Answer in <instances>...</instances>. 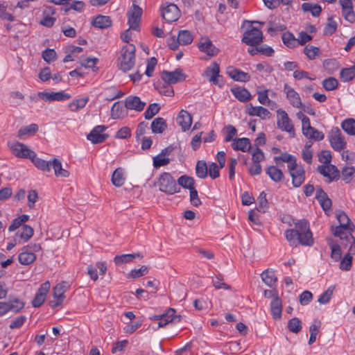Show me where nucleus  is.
Masks as SVG:
<instances>
[{"label": "nucleus", "mask_w": 355, "mask_h": 355, "mask_svg": "<svg viewBox=\"0 0 355 355\" xmlns=\"http://www.w3.org/2000/svg\"><path fill=\"white\" fill-rule=\"evenodd\" d=\"M286 240L292 245L297 243L302 245L311 246L313 244L312 233L307 220H302L295 224V229H288L285 232Z\"/></svg>", "instance_id": "f257e3e1"}, {"label": "nucleus", "mask_w": 355, "mask_h": 355, "mask_svg": "<svg viewBox=\"0 0 355 355\" xmlns=\"http://www.w3.org/2000/svg\"><path fill=\"white\" fill-rule=\"evenodd\" d=\"M135 46L131 44L122 48L119 58V67L121 71L126 72L133 68L135 64Z\"/></svg>", "instance_id": "f03ea898"}, {"label": "nucleus", "mask_w": 355, "mask_h": 355, "mask_svg": "<svg viewBox=\"0 0 355 355\" xmlns=\"http://www.w3.org/2000/svg\"><path fill=\"white\" fill-rule=\"evenodd\" d=\"M175 312H163L161 314L154 315L150 317L153 320L152 328L157 330L164 328L169 324H176L181 320L180 315L175 314Z\"/></svg>", "instance_id": "7ed1b4c3"}, {"label": "nucleus", "mask_w": 355, "mask_h": 355, "mask_svg": "<svg viewBox=\"0 0 355 355\" xmlns=\"http://www.w3.org/2000/svg\"><path fill=\"white\" fill-rule=\"evenodd\" d=\"M154 186H157L160 191L169 195L174 194L180 191L175 180L169 173H163L160 175L157 182H155Z\"/></svg>", "instance_id": "20e7f679"}, {"label": "nucleus", "mask_w": 355, "mask_h": 355, "mask_svg": "<svg viewBox=\"0 0 355 355\" xmlns=\"http://www.w3.org/2000/svg\"><path fill=\"white\" fill-rule=\"evenodd\" d=\"M68 288L69 285L66 282H62L53 288V299L49 301V306L51 309H55L63 303L65 299L64 293Z\"/></svg>", "instance_id": "39448f33"}, {"label": "nucleus", "mask_w": 355, "mask_h": 355, "mask_svg": "<svg viewBox=\"0 0 355 355\" xmlns=\"http://www.w3.org/2000/svg\"><path fill=\"white\" fill-rule=\"evenodd\" d=\"M8 147L12 154L18 158L30 159L33 150L30 149L26 144L19 141H12L8 142Z\"/></svg>", "instance_id": "423d86ee"}, {"label": "nucleus", "mask_w": 355, "mask_h": 355, "mask_svg": "<svg viewBox=\"0 0 355 355\" xmlns=\"http://www.w3.org/2000/svg\"><path fill=\"white\" fill-rule=\"evenodd\" d=\"M328 137L331 146L334 150L340 152L346 148L347 142L339 128H333L329 132Z\"/></svg>", "instance_id": "0eeeda50"}, {"label": "nucleus", "mask_w": 355, "mask_h": 355, "mask_svg": "<svg viewBox=\"0 0 355 355\" xmlns=\"http://www.w3.org/2000/svg\"><path fill=\"white\" fill-rule=\"evenodd\" d=\"M287 168L292 178L293 187H300L305 180V171L303 166L296 162L295 164L287 166Z\"/></svg>", "instance_id": "6e6552de"}, {"label": "nucleus", "mask_w": 355, "mask_h": 355, "mask_svg": "<svg viewBox=\"0 0 355 355\" xmlns=\"http://www.w3.org/2000/svg\"><path fill=\"white\" fill-rule=\"evenodd\" d=\"M277 124L279 129L286 131L291 135V137L295 136V130L293 125L288 117V114L282 110H278Z\"/></svg>", "instance_id": "1a4fd4ad"}, {"label": "nucleus", "mask_w": 355, "mask_h": 355, "mask_svg": "<svg viewBox=\"0 0 355 355\" xmlns=\"http://www.w3.org/2000/svg\"><path fill=\"white\" fill-rule=\"evenodd\" d=\"M241 41L249 46H257L263 41L262 32L257 28L252 27L244 33Z\"/></svg>", "instance_id": "9d476101"}, {"label": "nucleus", "mask_w": 355, "mask_h": 355, "mask_svg": "<svg viewBox=\"0 0 355 355\" xmlns=\"http://www.w3.org/2000/svg\"><path fill=\"white\" fill-rule=\"evenodd\" d=\"M162 79L168 85L176 84L185 80L186 76L180 69L173 71H164L161 75Z\"/></svg>", "instance_id": "9b49d317"}, {"label": "nucleus", "mask_w": 355, "mask_h": 355, "mask_svg": "<svg viewBox=\"0 0 355 355\" xmlns=\"http://www.w3.org/2000/svg\"><path fill=\"white\" fill-rule=\"evenodd\" d=\"M50 287L51 284L49 281H46L40 286L32 300V305L34 308H40L44 302L46 295L49 292Z\"/></svg>", "instance_id": "f8f14e48"}, {"label": "nucleus", "mask_w": 355, "mask_h": 355, "mask_svg": "<svg viewBox=\"0 0 355 355\" xmlns=\"http://www.w3.org/2000/svg\"><path fill=\"white\" fill-rule=\"evenodd\" d=\"M141 14V8L135 4H133L132 8L128 12V24L132 30H138Z\"/></svg>", "instance_id": "ddd939ff"}, {"label": "nucleus", "mask_w": 355, "mask_h": 355, "mask_svg": "<svg viewBox=\"0 0 355 355\" xmlns=\"http://www.w3.org/2000/svg\"><path fill=\"white\" fill-rule=\"evenodd\" d=\"M146 103L141 100L137 96L130 95L124 100V107L126 110H134L136 112H141Z\"/></svg>", "instance_id": "4468645a"}, {"label": "nucleus", "mask_w": 355, "mask_h": 355, "mask_svg": "<svg viewBox=\"0 0 355 355\" xmlns=\"http://www.w3.org/2000/svg\"><path fill=\"white\" fill-rule=\"evenodd\" d=\"M317 171L324 177L329 179V182L338 180L340 172L338 168L332 164L320 165L317 167Z\"/></svg>", "instance_id": "2eb2a0df"}, {"label": "nucleus", "mask_w": 355, "mask_h": 355, "mask_svg": "<svg viewBox=\"0 0 355 355\" xmlns=\"http://www.w3.org/2000/svg\"><path fill=\"white\" fill-rule=\"evenodd\" d=\"M162 16L167 22H173L177 21L180 16V12L178 7L174 3H169L162 8Z\"/></svg>", "instance_id": "dca6fc26"}, {"label": "nucleus", "mask_w": 355, "mask_h": 355, "mask_svg": "<svg viewBox=\"0 0 355 355\" xmlns=\"http://www.w3.org/2000/svg\"><path fill=\"white\" fill-rule=\"evenodd\" d=\"M106 129L107 127L105 125L96 126L87 136V139L91 141L92 144H99L103 142L108 137L107 134L103 133V132Z\"/></svg>", "instance_id": "f3484780"}, {"label": "nucleus", "mask_w": 355, "mask_h": 355, "mask_svg": "<svg viewBox=\"0 0 355 355\" xmlns=\"http://www.w3.org/2000/svg\"><path fill=\"white\" fill-rule=\"evenodd\" d=\"M37 96L39 98L46 101H61L71 98V96L69 94H67L63 91L58 92H40L37 93Z\"/></svg>", "instance_id": "a211bd4d"}, {"label": "nucleus", "mask_w": 355, "mask_h": 355, "mask_svg": "<svg viewBox=\"0 0 355 355\" xmlns=\"http://www.w3.org/2000/svg\"><path fill=\"white\" fill-rule=\"evenodd\" d=\"M339 3L345 19L350 23H354L355 21V12L352 0H339Z\"/></svg>", "instance_id": "6ab92c4d"}, {"label": "nucleus", "mask_w": 355, "mask_h": 355, "mask_svg": "<svg viewBox=\"0 0 355 355\" xmlns=\"http://www.w3.org/2000/svg\"><path fill=\"white\" fill-rule=\"evenodd\" d=\"M220 67L218 64L216 62H213L210 67H207L205 71V76L208 78L209 81L213 83L214 85H218L221 87V84L220 83L219 78L220 76Z\"/></svg>", "instance_id": "aec40b11"}, {"label": "nucleus", "mask_w": 355, "mask_h": 355, "mask_svg": "<svg viewBox=\"0 0 355 355\" xmlns=\"http://www.w3.org/2000/svg\"><path fill=\"white\" fill-rule=\"evenodd\" d=\"M247 113L252 116H259L262 119H266L270 117V112L265 107L261 106H253L251 103L245 106Z\"/></svg>", "instance_id": "412c9836"}, {"label": "nucleus", "mask_w": 355, "mask_h": 355, "mask_svg": "<svg viewBox=\"0 0 355 355\" xmlns=\"http://www.w3.org/2000/svg\"><path fill=\"white\" fill-rule=\"evenodd\" d=\"M198 48L200 51L205 53L209 56H214L218 53V49L207 37L202 38L200 42L199 43Z\"/></svg>", "instance_id": "4be33fe9"}, {"label": "nucleus", "mask_w": 355, "mask_h": 355, "mask_svg": "<svg viewBox=\"0 0 355 355\" xmlns=\"http://www.w3.org/2000/svg\"><path fill=\"white\" fill-rule=\"evenodd\" d=\"M284 90L286 94V97L291 104L295 107H300L302 106V101L299 94L287 84H285Z\"/></svg>", "instance_id": "5701e85b"}, {"label": "nucleus", "mask_w": 355, "mask_h": 355, "mask_svg": "<svg viewBox=\"0 0 355 355\" xmlns=\"http://www.w3.org/2000/svg\"><path fill=\"white\" fill-rule=\"evenodd\" d=\"M177 122L181 126L183 131L189 130L192 123L191 115L186 110H182L178 117Z\"/></svg>", "instance_id": "b1692460"}, {"label": "nucleus", "mask_w": 355, "mask_h": 355, "mask_svg": "<svg viewBox=\"0 0 355 355\" xmlns=\"http://www.w3.org/2000/svg\"><path fill=\"white\" fill-rule=\"evenodd\" d=\"M331 231L335 236L339 237L340 239L349 240L350 237H352V232L354 229L349 228V226L338 225L336 227L332 226Z\"/></svg>", "instance_id": "393cba45"}, {"label": "nucleus", "mask_w": 355, "mask_h": 355, "mask_svg": "<svg viewBox=\"0 0 355 355\" xmlns=\"http://www.w3.org/2000/svg\"><path fill=\"white\" fill-rule=\"evenodd\" d=\"M228 76L236 81L247 82L250 79V76L243 71L235 68H229L227 71Z\"/></svg>", "instance_id": "a878e982"}, {"label": "nucleus", "mask_w": 355, "mask_h": 355, "mask_svg": "<svg viewBox=\"0 0 355 355\" xmlns=\"http://www.w3.org/2000/svg\"><path fill=\"white\" fill-rule=\"evenodd\" d=\"M51 166L54 171L55 175L58 178H66L70 175V173L62 167L60 160L57 158L52 159Z\"/></svg>", "instance_id": "bb28decb"}, {"label": "nucleus", "mask_w": 355, "mask_h": 355, "mask_svg": "<svg viewBox=\"0 0 355 355\" xmlns=\"http://www.w3.org/2000/svg\"><path fill=\"white\" fill-rule=\"evenodd\" d=\"M30 159L33 164L40 170L44 172H49L51 171V161H45L41 158L37 157V155L33 152V155L30 157Z\"/></svg>", "instance_id": "cd10ccee"}, {"label": "nucleus", "mask_w": 355, "mask_h": 355, "mask_svg": "<svg viewBox=\"0 0 355 355\" xmlns=\"http://www.w3.org/2000/svg\"><path fill=\"white\" fill-rule=\"evenodd\" d=\"M262 281L270 288L276 286L277 278L275 275V272L272 269H266L261 274Z\"/></svg>", "instance_id": "c85d7f7f"}, {"label": "nucleus", "mask_w": 355, "mask_h": 355, "mask_svg": "<svg viewBox=\"0 0 355 355\" xmlns=\"http://www.w3.org/2000/svg\"><path fill=\"white\" fill-rule=\"evenodd\" d=\"M28 247L25 246L22 248V251L18 256V260L22 265H29L32 263L36 259L34 253L28 252Z\"/></svg>", "instance_id": "c756f323"}, {"label": "nucleus", "mask_w": 355, "mask_h": 355, "mask_svg": "<svg viewBox=\"0 0 355 355\" xmlns=\"http://www.w3.org/2000/svg\"><path fill=\"white\" fill-rule=\"evenodd\" d=\"M232 146L235 150L246 152L250 149L251 144L249 139L243 137L234 139Z\"/></svg>", "instance_id": "7c9ffc66"}, {"label": "nucleus", "mask_w": 355, "mask_h": 355, "mask_svg": "<svg viewBox=\"0 0 355 355\" xmlns=\"http://www.w3.org/2000/svg\"><path fill=\"white\" fill-rule=\"evenodd\" d=\"M92 25L100 29L107 28L111 26L112 20L108 16L98 15L92 20Z\"/></svg>", "instance_id": "2f4dec72"}, {"label": "nucleus", "mask_w": 355, "mask_h": 355, "mask_svg": "<svg viewBox=\"0 0 355 355\" xmlns=\"http://www.w3.org/2000/svg\"><path fill=\"white\" fill-rule=\"evenodd\" d=\"M127 114L125 107L119 101L114 103L111 109V115L113 119H123Z\"/></svg>", "instance_id": "473e14b6"}, {"label": "nucleus", "mask_w": 355, "mask_h": 355, "mask_svg": "<svg viewBox=\"0 0 355 355\" xmlns=\"http://www.w3.org/2000/svg\"><path fill=\"white\" fill-rule=\"evenodd\" d=\"M150 128L153 133L161 134L167 128V124L164 119L157 117L151 123Z\"/></svg>", "instance_id": "72a5a7b5"}, {"label": "nucleus", "mask_w": 355, "mask_h": 355, "mask_svg": "<svg viewBox=\"0 0 355 355\" xmlns=\"http://www.w3.org/2000/svg\"><path fill=\"white\" fill-rule=\"evenodd\" d=\"M231 92L234 94V97L241 102H245L251 98L250 93L245 88H232Z\"/></svg>", "instance_id": "f704fd0d"}, {"label": "nucleus", "mask_w": 355, "mask_h": 355, "mask_svg": "<svg viewBox=\"0 0 355 355\" xmlns=\"http://www.w3.org/2000/svg\"><path fill=\"white\" fill-rule=\"evenodd\" d=\"M137 257L141 259L143 258V255L140 253L116 255L114 259V261L116 265H121L123 263H130Z\"/></svg>", "instance_id": "c9c22d12"}, {"label": "nucleus", "mask_w": 355, "mask_h": 355, "mask_svg": "<svg viewBox=\"0 0 355 355\" xmlns=\"http://www.w3.org/2000/svg\"><path fill=\"white\" fill-rule=\"evenodd\" d=\"M266 173L270 178V179L275 182L282 181L284 178L282 171L274 166L268 167L266 169Z\"/></svg>", "instance_id": "e433bc0d"}, {"label": "nucleus", "mask_w": 355, "mask_h": 355, "mask_svg": "<svg viewBox=\"0 0 355 355\" xmlns=\"http://www.w3.org/2000/svg\"><path fill=\"white\" fill-rule=\"evenodd\" d=\"M38 131V125L35 123L21 128L17 132V137L21 139L24 135H33Z\"/></svg>", "instance_id": "4c0bfd02"}, {"label": "nucleus", "mask_w": 355, "mask_h": 355, "mask_svg": "<svg viewBox=\"0 0 355 355\" xmlns=\"http://www.w3.org/2000/svg\"><path fill=\"white\" fill-rule=\"evenodd\" d=\"M112 182L117 187H121L125 182V178L123 176V169L121 168H116L112 175Z\"/></svg>", "instance_id": "58836bf2"}, {"label": "nucleus", "mask_w": 355, "mask_h": 355, "mask_svg": "<svg viewBox=\"0 0 355 355\" xmlns=\"http://www.w3.org/2000/svg\"><path fill=\"white\" fill-rule=\"evenodd\" d=\"M355 77V64L349 68L343 69L340 73V78L343 82H349Z\"/></svg>", "instance_id": "ea45409f"}, {"label": "nucleus", "mask_w": 355, "mask_h": 355, "mask_svg": "<svg viewBox=\"0 0 355 355\" xmlns=\"http://www.w3.org/2000/svg\"><path fill=\"white\" fill-rule=\"evenodd\" d=\"M274 160L277 164H279L280 161L286 162L288 164L287 166L295 164L297 162L296 157L287 153H282L280 156L275 157Z\"/></svg>", "instance_id": "a19ab883"}, {"label": "nucleus", "mask_w": 355, "mask_h": 355, "mask_svg": "<svg viewBox=\"0 0 355 355\" xmlns=\"http://www.w3.org/2000/svg\"><path fill=\"white\" fill-rule=\"evenodd\" d=\"M179 43L180 45H187L192 42L193 37L191 33L187 30H182L179 31L178 35Z\"/></svg>", "instance_id": "79ce46f5"}, {"label": "nucleus", "mask_w": 355, "mask_h": 355, "mask_svg": "<svg viewBox=\"0 0 355 355\" xmlns=\"http://www.w3.org/2000/svg\"><path fill=\"white\" fill-rule=\"evenodd\" d=\"M343 130L349 135H355V120L354 119H347L341 123Z\"/></svg>", "instance_id": "37998d69"}, {"label": "nucleus", "mask_w": 355, "mask_h": 355, "mask_svg": "<svg viewBox=\"0 0 355 355\" xmlns=\"http://www.w3.org/2000/svg\"><path fill=\"white\" fill-rule=\"evenodd\" d=\"M178 183L183 188L190 190L194 188L195 180L193 178L184 175L178 178Z\"/></svg>", "instance_id": "c03bdc74"}, {"label": "nucleus", "mask_w": 355, "mask_h": 355, "mask_svg": "<svg viewBox=\"0 0 355 355\" xmlns=\"http://www.w3.org/2000/svg\"><path fill=\"white\" fill-rule=\"evenodd\" d=\"M336 218L339 223V225L348 227L354 230V225L350 221L347 215L343 211H339L336 214Z\"/></svg>", "instance_id": "a18cd8bd"}, {"label": "nucleus", "mask_w": 355, "mask_h": 355, "mask_svg": "<svg viewBox=\"0 0 355 355\" xmlns=\"http://www.w3.org/2000/svg\"><path fill=\"white\" fill-rule=\"evenodd\" d=\"M89 101L88 97H85L73 101L69 103V107L72 112H77L80 109L83 108Z\"/></svg>", "instance_id": "49530a36"}, {"label": "nucleus", "mask_w": 355, "mask_h": 355, "mask_svg": "<svg viewBox=\"0 0 355 355\" xmlns=\"http://www.w3.org/2000/svg\"><path fill=\"white\" fill-rule=\"evenodd\" d=\"M329 245L331 248V257L333 259H334L336 261H338L341 259V248L340 246L334 243L331 240L329 241Z\"/></svg>", "instance_id": "de8ad7c7"}, {"label": "nucleus", "mask_w": 355, "mask_h": 355, "mask_svg": "<svg viewBox=\"0 0 355 355\" xmlns=\"http://www.w3.org/2000/svg\"><path fill=\"white\" fill-rule=\"evenodd\" d=\"M282 41L284 44L289 47L294 48L297 46V39L295 37L293 33L290 32H286L282 35Z\"/></svg>", "instance_id": "09e8293b"}, {"label": "nucleus", "mask_w": 355, "mask_h": 355, "mask_svg": "<svg viewBox=\"0 0 355 355\" xmlns=\"http://www.w3.org/2000/svg\"><path fill=\"white\" fill-rule=\"evenodd\" d=\"M196 173L198 178H205L208 174V168L204 161H198L196 166Z\"/></svg>", "instance_id": "8fccbe9b"}, {"label": "nucleus", "mask_w": 355, "mask_h": 355, "mask_svg": "<svg viewBox=\"0 0 355 355\" xmlns=\"http://www.w3.org/2000/svg\"><path fill=\"white\" fill-rule=\"evenodd\" d=\"M148 272V268L146 266H142L139 269L132 270L128 275L127 277L129 279H137L144 275H146Z\"/></svg>", "instance_id": "3c124183"}, {"label": "nucleus", "mask_w": 355, "mask_h": 355, "mask_svg": "<svg viewBox=\"0 0 355 355\" xmlns=\"http://www.w3.org/2000/svg\"><path fill=\"white\" fill-rule=\"evenodd\" d=\"M258 206L257 209L260 212H266L268 208V202L266 199V194L264 191H262L257 198Z\"/></svg>", "instance_id": "603ef678"}, {"label": "nucleus", "mask_w": 355, "mask_h": 355, "mask_svg": "<svg viewBox=\"0 0 355 355\" xmlns=\"http://www.w3.org/2000/svg\"><path fill=\"white\" fill-rule=\"evenodd\" d=\"M160 106L157 103H152L148 105L144 112V117L146 119H151L156 114L159 112Z\"/></svg>", "instance_id": "864d4df0"}, {"label": "nucleus", "mask_w": 355, "mask_h": 355, "mask_svg": "<svg viewBox=\"0 0 355 355\" xmlns=\"http://www.w3.org/2000/svg\"><path fill=\"white\" fill-rule=\"evenodd\" d=\"M24 241H28L33 235V229L27 225L22 226L21 232L17 233Z\"/></svg>", "instance_id": "5fc2aeb1"}, {"label": "nucleus", "mask_w": 355, "mask_h": 355, "mask_svg": "<svg viewBox=\"0 0 355 355\" xmlns=\"http://www.w3.org/2000/svg\"><path fill=\"white\" fill-rule=\"evenodd\" d=\"M287 327L290 331L297 334L302 329V322L297 318H293L288 321Z\"/></svg>", "instance_id": "6e6d98bb"}, {"label": "nucleus", "mask_w": 355, "mask_h": 355, "mask_svg": "<svg viewBox=\"0 0 355 355\" xmlns=\"http://www.w3.org/2000/svg\"><path fill=\"white\" fill-rule=\"evenodd\" d=\"M334 288V286L329 287L326 291L319 296L318 302L322 304L328 303L333 295Z\"/></svg>", "instance_id": "4d7b16f0"}, {"label": "nucleus", "mask_w": 355, "mask_h": 355, "mask_svg": "<svg viewBox=\"0 0 355 355\" xmlns=\"http://www.w3.org/2000/svg\"><path fill=\"white\" fill-rule=\"evenodd\" d=\"M323 66L326 71L331 73L338 69L339 64L335 59H327L324 61Z\"/></svg>", "instance_id": "13d9d810"}, {"label": "nucleus", "mask_w": 355, "mask_h": 355, "mask_svg": "<svg viewBox=\"0 0 355 355\" xmlns=\"http://www.w3.org/2000/svg\"><path fill=\"white\" fill-rule=\"evenodd\" d=\"M302 133L306 137L315 141H321L324 139V134L314 128H313V130H308L307 134L305 131H303Z\"/></svg>", "instance_id": "bf43d9fd"}, {"label": "nucleus", "mask_w": 355, "mask_h": 355, "mask_svg": "<svg viewBox=\"0 0 355 355\" xmlns=\"http://www.w3.org/2000/svg\"><path fill=\"white\" fill-rule=\"evenodd\" d=\"M338 82L333 77L328 78L322 81L323 87L327 91H332L338 87Z\"/></svg>", "instance_id": "052dcab7"}, {"label": "nucleus", "mask_w": 355, "mask_h": 355, "mask_svg": "<svg viewBox=\"0 0 355 355\" xmlns=\"http://www.w3.org/2000/svg\"><path fill=\"white\" fill-rule=\"evenodd\" d=\"M7 303L9 311H21L24 307V303L18 298L10 299Z\"/></svg>", "instance_id": "680f3d73"}, {"label": "nucleus", "mask_w": 355, "mask_h": 355, "mask_svg": "<svg viewBox=\"0 0 355 355\" xmlns=\"http://www.w3.org/2000/svg\"><path fill=\"white\" fill-rule=\"evenodd\" d=\"M212 284L216 289H226L229 290L231 288L230 286L223 282V278L221 275L216 276L212 278Z\"/></svg>", "instance_id": "e2e57ef3"}, {"label": "nucleus", "mask_w": 355, "mask_h": 355, "mask_svg": "<svg viewBox=\"0 0 355 355\" xmlns=\"http://www.w3.org/2000/svg\"><path fill=\"white\" fill-rule=\"evenodd\" d=\"M304 52L309 59L313 60L320 53V49L318 47L307 45L305 46Z\"/></svg>", "instance_id": "0e129e2a"}, {"label": "nucleus", "mask_w": 355, "mask_h": 355, "mask_svg": "<svg viewBox=\"0 0 355 355\" xmlns=\"http://www.w3.org/2000/svg\"><path fill=\"white\" fill-rule=\"evenodd\" d=\"M352 257L347 254L342 259L340 263V269L342 270H349L352 267Z\"/></svg>", "instance_id": "69168bd1"}, {"label": "nucleus", "mask_w": 355, "mask_h": 355, "mask_svg": "<svg viewBox=\"0 0 355 355\" xmlns=\"http://www.w3.org/2000/svg\"><path fill=\"white\" fill-rule=\"evenodd\" d=\"M170 162V159L163 157L159 154L153 157V166L155 168H159L160 166H166Z\"/></svg>", "instance_id": "338daca9"}, {"label": "nucleus", "mask_w": 355, "mask_h": 355, "mask_svg": "<svg viewBox=\"0 0 355 355\" xmlns=\"http://www.w3.org/2000/svg\"><path fill=\"white\" fill-rule=\"evenodd\" d=\"M26 321V317L20 315L15 318L10 322L9 327L12 329L20 328Z\"/></svg>", "instance_id": "774afa93"}]
</instances>
